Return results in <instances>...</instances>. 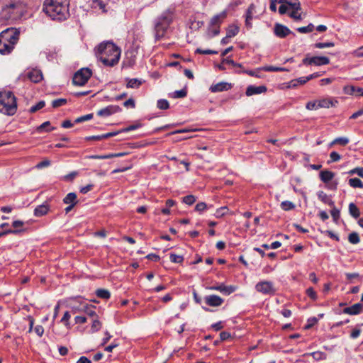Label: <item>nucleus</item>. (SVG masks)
Masks as SVG:
<instances>
[{
	"instance_id": "473e14b6",
	"label": "nucleus",
	"mask_w": 363,
	"mask_h": 363,
	"mask_svg": "<svg viewBox=\"0 0 363 363\" xmlns=\"http://www.w3.org/2000/svg\"><path fill=\"white\" fill-rule=\"evenodd\" d=\"M286 6H289V9L294 10H301V4L298 0H288L286 2Z\"/></svg>"
},
{
	"instance_id": "a211bd4d",
	"label": "nucleus",
	"mask_w": 363,
	"mask_h": 363,
	"mask_svg": "<svg viewBox=\"0 0 363 363\" xmlns=\"http://www.w3.org/2000/svg\"><path fill=\"white\" fill-rule=\"evenodd\" d=\"M70 302L72 310L74 313L82 312L84 304L85 302L82 301L80 298H72Z\"/></svg>"
},
{
	"instance_id": "f257e3e1",
	"label": "nucleus",
	"mask_w": 363,
	"mask_h": 363,
	"mask_svg": "<svg viewBox=\"0 0 363 363\" xmlns=\"http://www.w3.org/2000/svg\"><path fill=\"white\" fill-rule=\"evenodd\" d=\"M96 57L107 67L118 64L121 57V50L112 42L101 43L95 49Z\"/></svg>"
},
{
	"instance_id": "0eeeda50",
	"label": "nucleus",
	"mask_w": 363,
	"mask_h": 363,
	"mask_svg": "<svg viewBox=\"0 0 363 363\" xmlns=\"http://www.w3.org/2000/svg\"><path fill=\"white\" fill-rule=\"evenodd\" d=\"M226 17V13L222 12L213 16L208 28V35L212 38L219 34L220 26Z\"/></svg>"
},
{
	"instance_id": "e433bc0d",
	"label": "nucleus",
	"mask_w": 363,
	"mask_h": 363,
	"mask_svg": "<svg viewBox=\"0 0 363 363\" xmlns=\"http://www.w3.org/2000/svg\"><path fill=\"white\" fill-rule=\"evenodd\" d=\"M348 240L352 244H357L359 242V236L357 233H352L348 236Z\"/></svg>"
},
{
	"instance_id": "603ef678",
	"label": "nucleus",
	"mask_w": 363,
	"mask_h": 363,
	"mask_svg": "<svg viewBox=\"0 0 363 363\" xmlns=\"http://www.w3.org/2000/svg\"><path fill=\"white\" fill-rule=\"evenodd\" d=\"M349 143V139L347 138L341 137L335 139L332 144L338 143L342 145H346Z\"/></svg>"
},
{
	"instance_id": "4be33fe9",
	"label": "nucleus",
	"mask_w": 363,
	"mask_h": 363,
	"mask_svg": "<svg viewBox=\"0 0 363 363\" xmlns=\"http://www.w3.org/2000/svg\"><path fill=\"white\" fill-rule=\"evenodd\" d=\"M335 177V174L329 170H323L320 172V179L324 183L331 181Z\"/></svg>"
},
{
	"instance_id": "052dcab7",
	"label": "nucleus",
	"mask_w": 363,
	"mask_h": 363,
	"mask_svg": "<svg viewBox=\"0 0 363 363\" xmlns=\"http://www.w3.org/2000/svg\"><path fill=\"white\" fill-rule=\"evenodd\" d=\"M207 208V205L204 202L198 203L195 207V210L199 212H202Z\"/></svg>"
},
{
	"instance_id": "4468645a",
	"label": "nucleus",
	"mask_w": 363,
	"mask_h": 363,
	"mask_svg": "<svg viewBox=\"0 0 363 363\" xmlns=\"http://www.w3.org/2000/svg\"><path fill=\"white\" fill-rule=\"evenodd\" d=\"M363 311V303H357L350 307H346L342 312L349 315H358Z\"/></svg>"
},
{
	"instance_id": "1a4fd4ad",
	"label": "nucleus",
	"mask_w": 363,
	"mask_h": 363,
	"mask_svg": "<svg viewBox=\"0 0 363 363\" xmlns=\"http://www.w3.org/2000/svg\"><path fill=\"white\" fill-rule=\"evenodd\" d=\"M255 289L258 292L265 295H274L276 293V289L274 287L272 282L269 281H262L258 282L255 285Z\"/></svg>"
},
{
	"instance_id": "6e6552de",
	"label": "nucleus",
	"mask_w": 363,
	"mask_h": 363,
	"mask_svg": "<svg viewBox=\"0 0 363 363\" xmlns=\"http://www.w3.org/2000/svg\"><path fill=\"white\" fill-rule=\"evenodd\" d=\"M92 72L89 68H82L74 75L73 84L77 86H84L91 77Z\"/></svg>"
},
{
	"instance_id": "79ce46f5",
	"label": "nucleus",
	"mask_w": 363,
	"mask_h": 363,
	"mask_svg": "<svg viewBox=\"0 0 363 363\" xmlns=\"http://www.w3.org/2000/svg\"><path fill=\"white\" fill-rule=\"evenodd\" d=\"M92 118H93V114L89 113V114H86V115H84V116H80V117L76 118L74 121V123H82V122H84L86 121H89Z\"/></svg>"
},
{
	"instance_id": "0e129e2a",
	"label": "nucleus",
	"mask_w": 363,
	"mask_h": 363,
	"mask_svg": "<svg viewBox=\"0 0 363 363\" xmlns=\"http://www.w3.org/2000/svg\"><path fill=\"white\" fill-rule=\"evenodd\" d=\"M75 323L84 324L87 321V318L85 316L77 315L74 318Z\"/></svg>"
},
{
	"instance_id": "423d86ee",
	"label": "nucleus",
	"mask_w": 363,
	"mask_h": 363,
	"mask_svg": "<svg viewBox=\"0 0 363 363\" xmlns=\"http://www.w3.org/2000/svg\"><path fill=\"white\" fill-rule=\"evenodd\" d=\"M25 11L26 7L21 1H11L2 7L1 16L6 20H14L22 16Z\"/></svg>"
},
{
	"instance_id": "f3484780",
	"label": "nucleus",
	"mask_w": 363,
	"mask_h": 363,
	"mask_svg": "<svg viewBox=\"0 0 363 363\" xmlns=\"http://www.w3.org/2000/svg\"><path fill=\"white\" fill-rule=\"evenodd\" d=\"M267 91V87L264 85L255 86L250 85L247 86L246 89V95L248 96L255 95V94H259L262 93H264Z\"/></svg>"
},
{
	"instance_id": "c9c22d12",
	"label": "nucleus",
	"mask_w": 363,
	"mask_h": 363,
	"mask_svg": "<svg viewBox=\"0 0 363 363\" xmlns=\"http://www.w3.org/2000/svg\"><path fill=\"white\" fill-rule=\"evenodd\" d=\"M281 208L284 211H290L295 208V205L291 201H284L281 203Z\"/></svg>"
},
{
	"instance_id": "2eb2a0df",
	"label": "nucleus",
	"mask_w": 363,
	"mask_h": 363,
	"mask_svg": "<svg viewBox=\"0 0 363 363\" xmlns=\"http://www.w3.org/2000/svg\"><path fill=\"white\" fill-rule=\"evenodd\" d=\"M211 290L218 291L225 295H229L233 293L236 290V287L234 286H225L223 284H220L217 286H213L209 287Z\"/></svg>"
},
{
	"instance_id": "a19ab883",
	"label": "nucleus",
	"mask_w": 363,
	"mask_h": 363,
	"mask_svg": "<svg viewBox=\"0 0 363 363\" xmlns=\"http://www.w3.org/2000/svg\"><path fill=\"white\" fill-rule=\"evenodd\" d=\"M170 261L173 263H182L184 260V257L182 255H177L171 253L169 255Z\"/></svg>"
},
{
	"instance_id": "de8ad7c7",
	"label": "nucleus",
	"mask_w": 363,
	"mask_h": 363,
	"mask_svg": "<svg viewBox=\"0 0 363 363\" xmlns=\"http://www.w3.org/2000/svg\"><path fill=\"white\" fill-rule=\"evenodd\" d=\"M348 174L350 175L357 174L360 177H363V167H356L348 172Z\"/></svg>"
},
{
	"instance_id": "412c9836",
	"label": "nucleus",
	"mask_w": 363,
	"mask_h": 363,
	"mask_svg": "<svg viewBox=\"0 0 363 363\" xmlns=\"http://www.w3.org/2000/svg\"><path fill=\"white\" fill-rule=\"evenodd\" d=\"M96 307L93 305H89L86 303L84 304L83 310L82 313H85L90 318H94L97 315L95 311Z\"/></svg>"
},
{
	"instance_id": "4c0bfd02",
	"label": "nucleus",
	"mask_w": 363,
	"mask_h": 363,
	"mask_svg": "<svg viewBox=\"0 0 363 363\" xmlns=\"http://www.w3.org/2000/svg\"><path fill=\"white\" fill-rule=\"evenodd\" d=\"M301 10L294 9L289 13V16L295 21H301L303 18L301 13L299 12Z\"/></svg>"
},
{
	"instance_id": "69168bd1",
	"label": "nucleus",
	"mask_w": 363,
	"mask_h": 363,
	"mask_svg": "<svg viewBox=\"0 0 363 363\" xmlns=\"http://www.w3.org/2000/svg\"><path fill=\"white\" fill-rule=\"evenodd\" d=\"M123 106L126 108L130 107L132 108L135 107V101L130 98L123 103Z\"/></svg>"
},
{
	"instance_id": "c03bdc74",
	"label": "nucleus",
	"mask_w": 363,
	"mask_h": 363,
	"mask_svg": "<svg viewBox=\"0 0 363 363\" xmlns=\"http://www.w3.org/2000/svg\"><path fill=\"white\" fill-rule=\"evenodd\" d=\"M344 93L349 95H356L357 87L354 86H345L343 88Z\"/></svg>"
},
{
	"instance_id": "ea45409f",
	"label": "nucleus",
	"mask_w": 363,
	"mask_h": 363,
	"mask_svg": "<svg viewBox=\"0 0 363 363\" xmlns=\"http://www.w3.org/2000/svg\"><path fill=\"white\" fill-rule=\"evenodd\" d=\"M67 102L66 99H57L52 101V106L53 108H58L65 105Z\"/></svg>"
},
{
	"instance_id": "c85d7f7f",
	"label": "nucleus",
	"mask_w": 363,
	"mask_h": 363,
	"mask_svg": "<svg viewBox=\"0 0 363 363\" xmlns=\"http://www.w3.org/2000/svg\"><path fill=\"white\" fill-rule=\"evenodd\" d=\"M77 195L75 193H69L63 199V201L66 204H72L77 203Z\"/></svg>"
},
{
	"instance_id": "5fc2aeb1",
	"label": "nucleus",
	"mask_w": 363,
	"mask_h": 363,
	"mask_svg": "<svg viewBox=\"0 0 363 363\" xmlns=\"http://www.w3.org/2000/svg\"><path fill=\"white\" fill-rule=\"evenodd\" d=\"M306 294L313 301H315L318 298L316 292L312 287H310L306 290Z\"/></svg>"
},
{
	"instance_id": "5701e85b",
	"label": "nucleus",
	"mask_w": 363,
	"mask_h": 363,
	"mask_svg": "<svg viewBox=\"0 0 363 363\" xmlns=\"http://www.w3.org/2000/svg\"><path fill=\"white\" fill-rule=\"evenodd\" d=\"M49 208L48 205L43 204L38 206L34 210V215L37 217L43 216L48 212Z\"/></svg>"
},
{
	"instance_id": "6e6d98bb",
	"label": "nucleus",
	"mask_w": 363,
	"mask_h": 363,
	"mask_svg": "<svg viewBox=\"0 0 363 363\" xmlns=\"http://www.w3.org/2000/svg\"><path fill=\"white\" fill-rule=\"evenodd\" d=\"M252 19V12L248 9L246 14L245 24L248 27H251V21Z\"/></svg>"
},
{
	"instance_id": "8fccbe9b",
	"label": "nucleus",
	"mask_w": 363,
	"mask_h": 363,
	"mask_svg": "<svg viewBox=\"0 0 363 363\" xmlns=\"http://www.w3.org/2000/svg\"><path fill=\"white\" fill-rule=\"evenodd\" d=\"M92 6L94 8H99L100 9H102L104 11H105V4L101 1V0H93L92 1Z\"/></svg>"
},
{
	"instance_id": "72a5a7b5",
	"label": "nucleus",
	"mask_w": 363,
	"mask_h": 363,
	"mask_svg": "<svg viewBox=\"0 0 363 363\" xmlns=\"http://www.w3.org/2000/svg\"><path fill=\"white\" fill-rule=\"evenodd\" d=\"M314 26L312 23H309L307 26L299 27L296 30L300 33H308L314 30Z\"/></svg>"
},
{
	"instance_id": "20e7f679",
	"label": "nucleus",
	"mask_w": 363,
	"mask_h": 363,
	"mask_svg": "<svg viewBox=\"0 0 363 363\" xmlns=\"http://www.w3.org/2000/svg\"><path fill=\"white\" fill-rule=\"evenodd\" d=\"M173 21L172 13L169 11H164L154 21V31L156 40L164 37L167 29Z\"/></svg>"
},
{
	"instance_id": "9b49d317",
	"label": "nucleus",
	"mask_w": 363,
	"mask_h": 363,
	"mask_svg": "<svg viewBox=\"0 0 363 363\" xmlns=\"http://www.w3.org/2000/svg\"><path fill=\"white\" fill-rule=\"evenodd\" d=\"M121 108L117 105H109L97 111V115L101 117H108L114 113L120 112Z\"/></svg>"
},
{
	"instance_id": "49530a36",
	"label": "nucleus",
	"mask_w": 363,
	"mask_h": 363,
	"mask_svg": "<svg viewBox=\"0 0 363 363\" xmlns=\"http://www.w3.org/2000/svg\"><path fill=\"white\" fill-rule=\"evenodd\" d=\"M318 101H308L306 105V108L308 110H317L319 108V106H318Z\"/></svg>"
},
{
	"instance_id": "3c124183",
	"label": "nucleus",
	"mask_w": 363,
	"mask_h": 363,
	"mask_svg": "<svg viewBox=\"0 0 363 363\" xmlns=\"http://www.w3.org/2000/svg\"><path fill=\"white\" fill-rule=\"evenodd\" d=\"M70 317H71V315H70L68 311H66L64 313V315L60 320L61 323H64L65 325L67 326V328H69V320Z\"/></svg>"
},
{
	"instance_id": "a878e982",
	"label": "nucleus",
	"mask_w": 363,
	"mask_h": 363,
	"mask_svg": "<svg viewBox=\"0 0 363 363\" xmlns=\"http://www.w3.org/2000/svg\"><path fill=\"white\" fill-rule=\"evenodd\" d=\"M349 213L354 218H357L360 216L359 209L354 203H350L349 204Z\"/></svg>"
},
{
	"instance_id": "09e8293b",
	"label": "nucleus",
	"mask_w": 363,
	"mask_h": 363,
	"mask_svg": "<svg viewBox=\"0 0 363 363\" xmlns=\"http://www.w3.org/2000/svg\"><path fill=\"white\" fill-rule=\"evenodd\" d=\"M196 201V198L193 195H188L183 198V202L187 205H192Z\"/></svg>"
},
{
	"instance_id": "f8f14e48",
	"label": "nucleus",
	"mask_w": 363,
	"mask_h": 363,
	"mask_svg": "<svg viewBox=\"0 0 363 363\" xmlns=\"http://www.w3.org/2000/svg\"><path fill=\"white\" fill-rule=\"evenodd\" d=\"M274 33L277 37L284 38L286 37L288 35H289L290 33H291V31L286 26H285L282 24H280L279 23H277L274 25Z\"/></svg>"
},
{
	"instance_id": "864d4df0",
	"label": "nucleus",
	"mask_w": 363,
	"mask_h": 363,
	"mask_svg": "<svg viewBox=\"0 0 363 363\" xmlns=\"http://www.w3.org/2000/svg\"><path fill=\"white\" fill-rule=\"evenodd\" d=\"M141 126H142L141 123H137L135 124L130 125L128 126L127 128L122 129L121 131H123V132H129L131 130H136V129L140 128Z\"/></svg>"
},
{
	"instance_id": "a18cd8bd",
	"label": "nucleus",
	"mask_w": 363,
	"mask_h": 363,
	"mask_svg": "<svg viewBox=\"0 0 363 363\" xmlns=\"http://www.w3.org/2000/svg\"><path fill=\"white\" fill-rule=\"evenodd\" d=\"M45 105V103L44 101H39L37 104L33 106L30 108V113H35L37 111L43 108Z\"/></svg>"
},
{
	"instance_id": "9d476101",
	"label": "nucleus",
	"mask_w": 363,
	"mask_h": 363,
	"mask_svg": "<svg viewBox=\"0 0 363 363\" xmlns=\"http://www.w3.org/2000/svg\"><path fill=\"white\" fill-rule=\"evenodd\" d=\"M302 62L303 65H315V66H321L328 65L330 63V59L328 57L324 56H315L309 57L307 56L304 59H303Z\"/></svg>"
},
{
	"instance_id": "f03ea898",
	"label": "nucleus",
	"mask_w": 363,
	"mask_h": 363,
	"mask_svg": "<svg viewBox=\"0 0 363 363\" xmlns=\"http://www.w3.org/2000/svg\"><path fill=\"white\" fill-rule=\"evenodd\" d=\"M69 0H45L43 11L53 20L64 21L69 16Z\"/></svg>"
},
{
	"instance_id": "774afa93",
	"label": "nucleus",
	"mask_w": 363,
	"mask_h": 363,
	"mask_svg": "<svg viewBox=\"0 0 363 363\" xmlns=\"http://www.w3.org/2000/svg\"><path fill=\"white\" fill-rule=\"evenodd\" d=\"M353 55L357 57H363V46H361L358 49L355 50Z\"/></svg>"
},
{
	"instance_id": "39448f33",
	"label": "nucleus",
	"mask_w": 363,
	"mask_h": 363,
	"mask_svg": "<svg viewBox=\"0 0 363 363\" xmlns=\"http://www.w3.org/2000/svg\"><path fill=\"white\" fill-rule=\"evenodd\" d=\"M17 110L16 99L11 91L0 92V112L8 116H13Z\"/></svg>"
},
{
	"instance_id": "7c9ffc66",
	"label": "nucleus",
	"mask_w": 363,
	"mask_h": 363,
	"mask_svg": "<svg viewBox=\"0 0 363 363\" xmlns=\"http://www.w3.org/2000/svg\"><path fill=\"white\" fill-rule=\"evenodd\" d=\"M101 323L99 320V316L96 315V317L93 318L92 324H91V331L92 333H96L99 331L101 328Z\"/></svg>"
},
{
	"instance_id": "bb28decb",
	"label": "nucleus",
	"mask_w": 363,
	"mask_h": 363,
	"mask_svg": "<svg viewBox=\"0 0 363 363\" xmlns=\"http://www.w3.org/2000/svg\"><path fill=\"white\" fill-rule=\"evenodd\" d=\"M239 32V28L235 25H230L228 27L226 30V35L228 38H233Z\"/></svg>"
},
{
	"instance_id": "4d7b16f0",
	"label": "nucleus",
	"mask_w": 363,
	"mask_h": 363,
	"mask_svg": "<svg viewBox=\"0 0 363 363\" xmlns=\"http://www.w3.org/2000/svg\"><path fill=\"white\" fill-rule=\"evenodd\" d=\"M196 53L203 54V55H212L217 54L218 52L212 50H202L201 48H197L196 50Z\"/></svg>"
},
{
	"instance_id": "37998d69",
	"label": "nucleus",
	"mask_w": 363,
	"mask_h": 363,
	"mask_svg": "<svg viewBox=\"0 0 363 363\" xmlns=\"http://www.w3.org/2000/svg\"><path fill=\"white\" fill-rule=\"evenodd\" d=\"M335 45V44L332 42H328V43H316L315 45H314V47L315 48H319V49H323V48H331V47H333Z\"/></svg>"
},
{
	"instance_id": "6ab92c4d",
	"label": "nucleus",
	"mask_w": 363,
	"mask_h": 363,
	"mask_svg": "<svg viewBox=\"0 0 363 363\" xmlns=\"http://www.w3.org/2000/svg\"><path fill=\"white\" fill-rule=\"evenodd\" d=\"M231 88V84L227 82H219L211 86L210 90L211 92H220L227 91Z\"/></svg>"
},
{
	"instance_id": "ddd939ff",
	"label": "nucleus",
	"mask_w": 363,
	"mask_h": 363,
	"mask_svg": "<svg viewBox=\"0 0 363 363\" xmlns=\"http://www.w3.org/2000/svg\"><path fill=\"white\" fill-rule=\"evenodd\" d=\"M205 302L208 306L218 307L222 305L223 299L217 295H209L204 298Z\"/></svg>"
},
{
	"instance_id": "680f3d73",
	"label": "nucleus",
	"mask_w": 363,
	"mask_h": 363,
	"mask_svg": "<svg viewBox=\"0 0 363 363\" xmlns=\"http://www.w3.org/2000/svg\"><path fill=\"white\" fill-rule=\"evenodd\" d=\"M330 157L331 162H337L341 158L340 154L335 151L332 152L330 154Z\"/></svg>"
},
{
	"instance_id": "13d9d810",
	"label": "nucleus",
	"mask_w": 363,
	"mask_h": 363,
	"mask_svg": "<svg viewBox=\"0 0 363 363\" xmlns=\"http://www.w3.org/2000/svg\"><path fill=\"white\" fill-rule=\"evenodd\" d=\"M318 321V319L315 317L310 318L308 320V324L305 326V328L309 329L314 325H315Z\"/></svg>"
},
{
	"instance_id": "b1692460",
	"label": "nucleus",
	"mask_w": 363,
	"mask_h": 363,
	"mask_svg": "<svg viewBox=\"0 0 363 363\" xmlns=\"http://www.w3.org/2000/svg\"><path fill=\"white\" fill-rule=\"evenodd\" d=\"M318 199L325 204L331 207H334L335 203L334 201L331 200V199L323 191H320L318 194Z\"/></svg>"
},
{
	"instance_id": "dca6fc26",
	"label": "nucleus",
	"mask_w": 363,
	"mask_h": 363,
	"mask_svg": "<svg viewBox=\"0 0 363 363\" xmlns=\"http://www.w3.org/2000/svg\"><path fill=\"white\" fill-rule=\"evenodd\" d=\"M28 78L34 83H38L43 79V74L40 69H32L27 73Z\"/></svg>"
},
{
	"instance_id": "c756f323",
	"label": "nucleus",
	"mask_w": 363,
	"mask_h": 363,
	"mask_svg": "<svg viewBox=\"0 0 363 363\" xmlns=\"http://www.w3.org/2000/svg\"><path fill=\"white\" fill-rule=\"evenodd\" d=\"M348 183L352 188L363 189V182L358 178H351L349 179Z\"/></svg>"
},
{
	"instance_id": "393cba45",
	"label": "nucleus",
	"mask_w": 363,
	"mask_h": 363,
	"mask_svg": "<svg viewBox=\"0 0 363 363\" xmlns=\"http://www.w3.org/2000/svg\"><path fill=\"white\" fill-rule=\"evenodd\" d=\"M261 70L265 72H289V69L281 67H274V66H264L260 68Z\"/></svg>"
},
{
	"instance_id": "aec40b11",
	"label": "nucleus",
	"mask_w": 363,
	"mask_h": 363,
	"mask_svg": "<svg viewBox=\"0 0 363 363\" xmlns=\"http://www.w3.org/2000/svg\"><path fill=\"white\" fill-rule=\"evenodd\" d=\"M337 101L328 98V99H323L320 100H318V106L320 108H329L330 106H335L337 104Z\"/></svg>"
},
{
	"instance_id": "cd10ccee",
	"label": "nucleus",
	"mask_w": 363,
	"mask_h": 363,
	"mask_svg": "<svg viewBox=\"0 0 363 363\" xmlns=\"http://www.w3.org/2000/svg\"><path fill=\"white\" fill-rule=\"evenodd\" d=\"M96 295L102 299L107 300L110 298L111 294L108 290L104 289H99L96 291Z\"/></svg>"
},
{
	"instance_id": "2f4dec72",
	"label": "nucleus",
	"mask_w": 363,
	"mask_h": 363,
	"mask_svg": "<svg viewBox=\"0 0 363 363\" xmlns=\"http://www.w3.org/2000/svg\"><path fill=\"white\" fill-rule=\"evenodd\" d=\"M186 95H187V91H186V88L182 89L181 90L175 91L173 93L169 94V96L174 99L184 98Z\"/></svg>"
},
{
	"instance_id": "7ed1b4c3",
	"label": "nucleus",
	"mask_w": 363,
	"mask_h": 363,
	"mask_svg": "<svg viewBox=\"0 0 363 363\" xmlns=\"http://www.w3.org/2000/svg\"><path fill=\"white\" fill-rule=\"evenodd\" d=\"M20 32L15 28H9L0 33V53L10 54L19 40Z\"/></svg>"
},
{
	"instance_id": "f704fd0d",
	"label": "nucleus",
	"mask_w": 363,
	"mask_h": 363,
	"mask_svg": "<svg viewBox=\"0 0 363 363\" xmlns=\"http://www.w3.org/2000/svg\"><path fill=\"white\" fill-rule=\"evenodd\" d=\"M141 85V82L138 79H128L127 83L128 88L136 89L138 88Z\"/></svg>"
},
{
	"instance_id": "bf43d9fd",
	"label": "nucleus",
	"mask_w": 363,
	"mask_h": 363,
	"mask_svg": "<svg viewBox=\"0 0 363 363\" xmlns=\"http://www.w3.org/2000/svg\"><path fill=\"white\" fill-rule=\"evenodd\" d=\"M20 233L19 230H12L11 228L6 229L4 231L0 232V238L7 235V234H17Z\"/></svg>"
},
{
	"instance_id": "338daca9",
	"label": "nucleus",
	"mask_w": 363,
	"mask_h": 363,
	"mask_svg": "<svg viewBox=\"0 0 363 363\" xmlns=\"http://www.w3.org/2000/svg\"><path fill=\"white\" fill-rule=\"evenodd\" d=\"M50 164V161L49 160H45L38 164H36V168L41 169L45 167H48Z\"/></svg>"
},
{
	"instance_id": "58836bf2",
	"label": "nucleus",
	"mask_w": 363,
	"mask_h": 363,
	"mask_svg": "<svg viewBox=\"0 0 363 363\" xmlns=\"http://www.w3.org/2000/svg\"><path fill=\"white\" fill-rule=\"evenodd\" d=\"M157 106L160 109L166 110L169 108V104L166 99H160L157 101Z\"/></svg>"
},
{
	"instance_id": "e2e57ef3",
	"label": "nucleus",
	"mask_w": 363,
	"mask_h": 363,
	"mask_svg": "<svg viewBox=\"0 0 363 363\" xmlns=\"http://www.w3.org/2000/svg\"><path fill=\"white\" fill-rule=\"evenodd\" d=\"M330 214L335 221L340 218V211L335 207L331 210Z\"/></svg>"
}]
</instances>
